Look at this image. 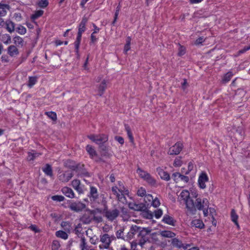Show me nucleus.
I'll return each instance as SVG.
<instances>
[{
    "label": "nucleus",
    "instance_id": "nucleus-1",
    "mask_svg": "<svg viewBox=\"0 0 250 250\" xmlns=\"http://www.w3.org/2000/svg\"><path fill=\"white\" fill-rule=\"evenodd\" d=\"M150 231L151 229L148 228L140 227L138 236L139 241L138 242L136 240L133 241L131 243L132 248L133 246L136 247L137 245H139L141 248H143L146 243L148 240L147 235Z\"/></svg>",
    "mask_w": 250,
    "mask_h": 250
},
{
    "label": "nucleus",
    "instance_id": "nucleus-2",
    "mask_svg": "<svg viewBox=\"0 0 250 250\" xmlns=\"http://www.w3.org/2000/svg\"><path fill=\"white\" fill-rule=\"evenodd\" d=\"M87 18L84 17L82 18V20L79 24L78 28V32L77 36L76 41L74 44L75 46V52L77 53L79 52V48L81 43L82 34L86 30V24L87 22Z\"/></svg>",
    "mask_w": 250,
    "mask_h": 250
},
{
    "label": "nucleus",
    "instance_id": "nucleus-3",
    "mask_svg": "<svg viewBox=\"0 0 250 250\" xmlns=\"http://www.w3.org/2000/svg\"><path fill=\"white\" fill-rule=\"evenodd\" d=\"M115 240H116V237L113 235H110L108 233L101 235L100 236V242L101 244L99 245V248L101 250L108 249L112 241Z\"/></svg>",
    "mask_w": 250,
    "mask_h": 250
},
{
    "label": "nucleus",
    "instance_id": "nucleus-4",
    "mask_svg": "<svg viewBox=\"0 0 250 250\" xmlns=\"http://www.w3.org/2000/svg\"><path fill=\"white\" fill-rule=\"evenodd\" d=\"M178 199L180 202L183 201L186 206L188 210H194V206L193 205V199L190 197V193L187 190H183L180 193Z\"/></svg>",
    "mask_w": 250,
    "mask_h": 250
},
{
    "label": "nucleus",
    "instance_id": "nucleus-5",
    "mask_svg": "<svg viewBox=\"0 0 250 250\" xmlns=\"http://www.w3.org/2000/svg\"><path fill=\"white\" fill-rule=\"evenodd\" d=\"M88 138L96 144L102 146L108 140V137L105 134L94 135L88 136Z\"/></svg>",
    "mask_w": 250,
    "mask_h": 250
},
{
    "label": "nucleus",
    "instance_id": "nucleus-6",
    "mask_svg": "<svg viewBox=\"0 0 250 250\" xmlns=\"http://www.w3.org/2000/svg\"><path fill=\"white\" fill-rule=\"evenodd\" d=\"M93 220H95L98 222L102 221V218L95 217L94 210L89 211V213H85L81 218L82 221L85 224H89Z\"/></svg>",
    "mask_w": 250,
    "mask_h": 250
},
{
    "label": "nucleus",
    "instance_id": "nucleus-7",
    "mask_svg": "<svg viewBox=\"0 0 250 250\" xmlns=\"http://www.w3.org/2000/svg\"><path fill=\"white\" fill-rule=\"evenodd\" d=\"M104 213L108 221H113L119 216L120 211L115 208L114 209H104Z\"/></svg>",
    "mask_w": 250,
    "mask_h": 250
},
{
    "label": "nucleus",
    "instance_id": "nucleus-8",
    "mask_svg": "<svg viewBox=\"0 0 250 250\" xmlns=\"http://www.w3.org/2000/svg\"><path fill=\"white\" fill-rule=\"evenodd\" d=\"M171 244L173 248L177 249L182 248L184 250H187L188 248L191 246V244H185L183 243L181 240L178 239L177 238H174L171 239Z\"/></svg>",
    "mask_w": 250,
    "mask_h": 250
},
{
    "label": "nucleus",
    "instance_id": "nucleus-9",
    "mask_svg": "<svg viewBox=\"0 0 250 250\" xmlns=\"http://www.w3.org/2000/svg\"><path fill=\"white\" fill-rule=\"evenodd\" d=\"M183 147V145L181 142H177L175 145L169 147L167 152L170 155H176L180 153Z\"/></svg>",
    "mask_w": 250,
    "mask_h": 250
},
{
    "label": "nucleus",
    "instance_id": "nucleus-10",
    "mask_svg": "<svg viewBox=\"0 0 250 250\" xmlns=\"http://www.w3.org/2000/svg\"><path fill=\"white\" fill-rule=\"evenodd\" d=\"M73 174L72 172L69 171L59 172L58 179L59 180L64 183L68 182L73 177Z\"/></svg>",
    "mask_w": 250,
    "mask_h": 250
},
{
    "label": "nucleus",
    "instance_id": "nucleus-11",
    "mask_svg": "<svg viewBox=\"0 0 250 250\" xmlns=\"http://www.w3.org/2000/svg\"><path fill=\"white\" fill-rule=\"evenodd\" d=\"M85 207V205L81 202H73L69 206L72 211L77 212L82 211Z\"/></svg>",
    "mask_w": 250,
    "mask_h": 250
},
{
    "label": "nucleus",
    "instance_id": "nucleus-12",
    "mask_svg": "<svg viewBox=\"0 0 250 250\" xmlns=\"http://www.w3.org/2000/svg\"><path fill=\"white\" fill-rule=\"evenodd\" d=\"M140 229V227L137 225L132 226L126 235L127 238L128 240H131L135 238V235H137L138 237Z\"/></svg>",
    "mask_w": 250,
    "mask_h": 250
},
{
    "label": "nucleus",
    "instance_id": "nucleus-13",
    "mask_svg": "<svg viewBox=\"0 0 250 250\" xmlns=\"http://www.w3.org/2000/svg\"><path fill=\"white\" fill-rule=\"evenodd\" d=\"M208 180V176L205 172H202L199 176L198 183L199 187L202 189H204L206 187V182Z\"/></svg>",
    "mask_w": 250,
    "mask_h": 250
},
{
    "label": "nucleus",
    "instance_id": "nucleus-14",
    "mask_svg": "<svg viewBox=\"0 0 250 250\" xmlns=\"http://www.w3.org/2000/svg\"><path fill=\"white\" fill-rule=\"evenodd\" d=\"M193 205L194 208V210H188L191 213L193 214L195 213L196 209L201 210H203L205 207V206L202 204V199L200 198L196 199V202L195 203L193 201Z\"/></svg>",
    "mask_w": 250,
    "mask_h": 250
},
{
    "label": "nucleus",
    "instance_id": "nucleus-15",
    "mask_svg": "<svg viewBox=\"0 0 250 250\" xmlns=\"http://www.w3.org/2000/svg\"><path fill=\"white\" fill-rule=\"evenodd\" d=\"M71 186L79 194L83 193V186L81 185L80 180L78 179L73 180L71 182Z\"/></svg>",
    "mask_w": 250,
    "mask_h": 250
},
{
    "label": "nucleus",
    "instance_id": "nucleus-16",
    "mask_svg": "<svg viewBox=\"0 0 250 250\" xmlns=\"http://www.w3.org/2000/svg\"><path fill=\"white\" fill-rule=\"evenodd\" d=\"M129 208L135 211H145L146 209V207L145 204H136L135 203H130L128 204Z\"/></svg>",
    "mask_w": 250,
    "mask_h": 250
},
{
    "label": "nucleus",
    "instance_id": "nucleus-17",
    "mask_svg": "<svg viewBox=\"0 0 250 250\" xmlns=\"http://www.w3.org/2000/svg\"><path fill=\"white\" fill-rule=\"evenodd\" d=\"M112 191L114 195H115L116 198L120 202L124 203L126 201V198L125 195L122 193H120L118 191L117 186H114L112 188Z\"/></svg>",
    "mask_w": 250,
    "mask_h": 250
},
{
    "label": "nucleus",
    "instance_id": "nucleus-18",
    "mask_svg": "<svg viewBox=\"0 0 250 250\" xmlns=\"http://www.w3.org/2000/svg\"><path fill=\"white\" fill-rule=\"evenodd\" d=\"M156 171L160 176L161 178L166 181H168L170 180V177L169 174L167 172L164 171L162 168L160 167H157L156 168Z\"/></svg>",
    "mask_w": 250,
    "mask_h": 250
},
{
    "label": "nucleus",
    "instance_id": "nucleus-19",
    "mask_svg": "<svg viewBox=\"0 0 250 250\" xmlns=\"http://www.w3.org/2000/svg\"><path fill=\"white\" fill-rule=\"evenodd\" d=\"M88 197L91 201H95L98 198L99 194L97 188L93 186L90 187Z\"/></svg>",
    "mask_w": 250,
    "mask_h": 250
},
{
    "label": "nucleus",
    "instance_id": "nucleus-20",
    "mask_svg": "<svg viewBox=\"0 0 250 250\" xmlns=\"http://www.w3.org/2000/svg\"><path fill=\"white\" fill-rule=\"evenodd\" d=\"M61 191L67 197L69 198H74L75 197V193L73 190L68 187H63Z\"/></svg>",
    "mask_w": 250,
    "mask_h": 250
},
{
    "label": "nucleus",
    "instance_id": "nucleus-21",
    "mask_svg": "<svg viewBox=\"0 0 250 250\" xmlns=\"http://www.w3.org/2000/svg\"><path fill=\"white\" fill-rule=\"evenodd\" d=\"M7 54L10 57H16L19 54V50L16 46L11 45L7 48Z\"/></svg>",
    "mask_w": 250,
    "mask_h": 250
},
{
    "label": "nucleus",
    "instance_id": "nucleus-22",
    "mask_svg": "<svg viewBox=\"0 0 250 250\" xmlns=\"http://www.w3.org/2000/svg\"><path fill=\"white\" fill-rule=\"evenodd\" d=\"M162 221L167 224L172 226H175V223L176 222V220L172 217L167 214H165L164 216Z\"/></svg>",
    "mask_w": 250,
    "mask_h": 250
},
{
    "label": "nucleus",
    "instance_id": "nucleus-23",
    "mask_svg": "<svg viewBox=\"0 0 250 250\" xmlns=\"http://www.w3.org/2000/svg\"><path fill=\"white\" fill-rule=\"evenodd\" d=\"M118 191L122 193L124 195H129V191L125 187L123 183L121 181L118 182Z\"/></svg>",
    "mask_w": 250,
    "mask_h": 250
},
{
    "label": "nucleus",
    "instance_id": "nucleus-24",
    "mask_svg": "<svg viewBox=\"0 0 250 250\" xmlns=\"http://www.w3.org/2000/svg\"><path fill=\"white\" fill-rule=\"evenodd\" d=\"M80 248L81 250H88L91 248L88 246L84 237H82L80 240Z\"/></svg>",
    "mask_w": 250,
    "mask_h": 250
},
{
    "label": "nucleus",
    "instance_id": "nucleus-25",
    "mask_svg": "<svg viewBox=\"0 0 250 250\" xmlns=\"http://www.w3.org/2000/svg\"><path fill=\"white\" fill-rule=\"evenodd\" d=\"M43 172L47 175L50 177L53 176V171L51 166L49 164H46L45 166L42 168Z\"/></svg>",
    "mask_w": 250,
    "mask_h": 250
},
{
    "label": "nucleus",
    "instance_id": "nucleus-26",
    "mask_svg": "<svg viewBox=\"0 0 250 250\" xmlns=\"http://www.w3.org/2000/svg\"><path fill=\"white\" fill-rule=\"evenodd\" d=\"M61 227L68 233H70V231L72 229V224L68 221H62L61 223Z\"/></svg>",
    "mask_w": 250,
    "mask_h": 250
},
{
    "label": "nucleus",
    "instance_id": "nucleus-27",
    "mask_svg": "<svg viewBox=\"0 0 250 250\" xmlns=\"http://www.w3.org/2000/svg\"><path fill=\"white\" fill-rule=\"evenodd\" d=\"M9 8L10 6L8 4L0 3V16H4L7 13V10Z\"/></svg>",
    "mask_w": 250,
    "mask_h": 250
},
{
    "label": "nucleus",
    "instance_id": "nucleus-28",
    "mask_svg": "<svg viewBox=\"0 0 250 250\" xmlns=\"http://www.w3.org/2000/svg\"><path fill=\"white\" fill-rule=\"evenodd\" d=\"M161 235L165 238H174L176 234L170 230H163L160 232Z\"/></svg>",
    "mask_w": 250,
    "mask_h": 250
},
{
    "label": "nucleus",
    "instance_id": "nucleus-29",
    "mask_svg": "<svg viewBox=\"0 0 250 250\" xmlns=\"http://www.w3.org/2000/svg\"><path fill=\"white\" fill-rule=\"evenodd\" d=\"M191 225L199 229H203L204 227V224L203 221L200 219H195L192 221Z\"/></svg>",
    "mask_w": 250,
    "mask_h": 250
},
{
    "label": "nucleus",
    "instance_id": "nucleus-30",
    "mask_svg": "<svg viewBox=\"0 0 250 250\" xmlns=\"http://www.w3.org/2000/svg\"><path fill=\"white\" fill-rule=\"evenodd\" d=\"M6 28L7 30L10 32L12 33L15 31V23L10 21L7 20L5 21Z\"/></svg>",
    "mask_w": 250,
    "mask_h": 250
},
{
    "label": "nucleus",
    "instance_id": "nucleus-31",
    "mask_svg": "<svg viewBox=\"0 0 250 250\" xmlns=\"http://www.w3.org/2000/svg\"><path fill=\"white\" fill-rule=\"evenodd\" d=\"M0 40L5 44H9L11 42V36L8 34L0 35Z\"/></svg>",
    "mask_w": 250,
    "mask_h": 250
},
{
    "label": "nucleus",
    "instance_id": "nucleus-32",
    "mask_svg": "<svg viewBox=\"0 0 250 250\" xmlns=\"http://www.w3.org/2000/svg\"><path fill=\"white\" fill-rule=\"evenodd\" d=\"M65 231L58 230L56 232V236L57 237L61 238L62 239L66 240L68 238V235Z\"/></svg>",
    "mask_w": 250,
    "mask_h": 250
},
{
    "label": "nucleus",
    "instance_id": "nucleus-33",
    "mask_svg": "<svg viewBox=\"0 0 250 250\" xmlns=\"http://www.w3.org/2000/svg\"><path fill=\"white\" fill-rule=\"evenodd\" d=\"M238 218V216L235 212L234 209H232L231 211V221L234 223V224L237 226L238 228H239V225L238 224L237 220Z\"/></svg>",
    "mask_w": 250,
    "mask_h": 250
},
{
    "label": "nucleus",
    "instance_id": "nucleus-34",
    "mask_svg": "<svg viewBox=\"0 0 250 250\" xmlns=\"http://www.w3.org/2000/svg\"><path fill=\"white\" fill-rule=\"evenodd\" d=\"M86 150L91 158H93V157L97 156L96 151L93 147V146H91V145H87L86 147Z\"/></svg>",
    "mask_w": 250,
    "mask_h": 250
},
{
    "label": "nucleus",
    "instance_id": "nucleus-35",
    "mask_svg": "<svg viewBox=\"0 0 250 250\" xmlns=\"http://www.w3.org/2000/svg\"><path fill=\"white\" fill-rule=\"evenodd\" d=\"M28 79L27 86L31 88L37 82L38 78L36 76H29Z\"/></svg>",
    "mask_w": 250,
    "mask_h": 250
},
{
    "label": "nucleus",
    "instance_id": "nucleus-36",
    "mask_svg": "<svg viewBox=\"0 0 250 250\" xmlns=\"http://www.w3.org/2000/svg\"><path fill=\"white\" fill-rule=\"evenodd\" d=\"M41 155V153H38L34 150H32V152H29L28 153V159L29 161H33L36 157H39Z\"/></svg>",
    "mask_w": 250,
    "mask_h": 250
},
{
    "label": "nucleus",
    "instance_id": "nucleus-37",
    "mask_svg": "<svg viewBox=\"0 0 250 250\" xmlns=\"http://www.w3.org/2000/svg\"><path fill=\"white\" fill-rule=\"evenodd\" d=\"M106 82L105 80H103L98 87V91L100 96H101L104 94V92L106 87Z\"/></svg>",
    "mask_w": 250,
    "mask_h": 250
},
{
    "label": "nucleus",
    "instance_id": "nucleus-38",
    "mask_svg": "<svg viewBox=\"0 0 250 250\" xmlns=\"http://www.w3.org/2000/svg\"><path fill=\"white\" fill-rule=\"evenodd\" d=\"M46 115L49 118L51 119L53 121H56L57 119V116L56 112L53 111H47L45 112Z\"/></svg>",
    "mask_w": 250,
    "mask_h": 250
},
{
    "label": "nucleus",
    "instance_id": "nucleus-39",
    "mask_svg": "<svg viewBox=\"0 0 250 250\" xmlns=\"http://www.w3.org/2000/svg\"><path fill=\"white\" fill-rule=\"evenodd\" d=\"M137 173L139 175L141 178L144 180L147 176H148V174H149L148 172L143 170L140 167H138L137 169Z\"/></svg>",
    "mask_w": 250,
    "mask_h": 250
},
{
    "label": "nucleus",
    "instance_id": "nucleus-40",
    "mask_svg": "<svg viewBox=\"0 0 250 250\" xmlns=\"http://www.w3.org/2000/svg\"><path fill=\"white\" fill-rule=\"evenodd\" d=\"M131 38L130 37H127L126 40V43L124 46V52L126 53L130 49Z\"/></svg>",
    "mask_w": 250,
    "mask_h": 250
},
{
    "label": "nucleus",
    "instance_id": "nucleus-41",
    "mask_svg": "<svg viewBox=\"0 0 250 250\" xmlns=\"http://www.w3.org/2000/svg\"><path fill=\"white\" fill-rule=\"evenodd\" d=\"M13 41L14 43L17 45H20L22 46L23 44V39L20 36H15L13 38Z\"/></svg>",
    "mask_w": 250,
    "mask_h": 250
},
{
    "label": "nucleus",
    "instance_id": "nucleus-42",
    "mask_svg": "<svg viewBox=\"0 0 250 250\" xmlns=\"http://www.w3.org/2000/svg\"><path fill=\"white\" fill-rule=\"evenodd\" d=\"M125 130H126V131L127 132V136H128L130 141L131 142H133V141H134V138H133V136L132 135V132L131 131V129H130V127L128 125H126L125 126Z\"/></svg>",
    "mask_w": 250,
    "mask_h": 250
},
{
    "label": "nucleus",
    "instance_id": "nucleus-43",
    "mask_svg": "<svg viewBox=\"0 0 250 250\" xmlns=\"http://www.w3.org/2000/svg\"><path fill=\"white\" fill-rule=\"evenodd\" d=\"M233 74L231 72L227 73L223 77V82L224 83L229 82L231 79Z\"/></svg>",
    "mask_w": 250,
    "mask_h": 250
},
{
    "label": "nucleus",
    "instance_id": "nucleus-44",
    "mask_svg": "<svg viewBox=\"0 0 250 250\" xmlns=\"http://www.w3.org/2000/svg\"><path fill=\"white\" fill-rule=\"evenodd\" d=\"M43 11L42 10H39L35 12V14L31 16V19L33 20L38 19L42 15Z\"/></svg>",
    "mask_w": 250,
    "mask_h": 250
},
{
    "label": "nucleus",
    "instance_id": "nucleus-45",
    "mask_svg": "<svg viewBox=\"0 0 250 250\" xmlns=\"http://www.w3.org/2000/svg\"><path fill=\"white\" fill-rule=\"evenodd\" d=\"M51 199L55 201L62 202L64 200L65 198L62 195H54L51 197Z\"/></svg>",
    "mask_w": 250,
    "mask_h": 250
},
{
    "label": "nucleus",
    "instance_id": "nucleus-46",
    "mask_svg": "<svg viewBox=\"0 0 250 250\" xmlns=\"http://www.w3.org/2000/svg\"><path fill=\"white\" fill-rule=\"evenodd\" d=\"M17 31L21 35H24L26 32V29L23 26L20 25L17 28Z\"/></svg>",
    "mask_w": 250,
    "mask_h": 250
},
{
    "label": "nucleus",
    "instance_id": "nucleus-47",
    "mask_svg": "<svg viewBox=\"0 0 250 250\" xmlns=\"http://www.w3.org/2000/svg\"><path fill=\"white\" fill-rule=\"evenodd\" d=\"M137 194L139 196L144 197L146 195V190L144 188L141 187L138 189Z\"/></svg>",
    "mask_w": 250,
    "mask_h": 250
},
{
    "label": "nucleus",
    "instance_id": "nucleus-48",
    "mask_svg": "<svg viewBox=\"0 0 250 250\" xmlns=\"http://www.w3.org/2000/svg\"><path fill=\"white\" fill-rule=\"evenodd\" d=\"M48 2L46 0H41L38 2V6L42 8L46 7L48 5Z\"/></svg>",
    "mask_w": 250,
    "mask_h": 250
},
{
    "label": "nucleus",
    "instance_id": "nucleus-49",
    "mask_svg": "<svg viewBox=\"0 0 250 250\" xmlns=\"http://www.w3.org/2000/svg\"><path fill=\"white\" fill-rule=\"evenodd\" d=\"M146 180L148 183L153 185H154L156 183L155 180L151 176V175L148 174V176H147L145 179Z\"/></svg>",
    "mask_w": 250,
    "mask_h": 250
},
{
    "label": "nucleus",
    "instance_id": "nucleus-50",
    "mask_svg": "<svg viewBox=\"0 0 250 250\" xmlns=\"http://www.w3.org/2000/svg\"><path fill=\"white\" fill-rule=\"evenodd\" d=\"M116 236L118 239H124V230L122 229H120L118 230L116 233Z\"/></svg>",
    "mask_w": 250,
    "mask_h": 250
},
{
    "label": "nucleus",
    "instance_id": "nucleus-51",
    "mask_svg": "<svg viewBox=\"0 0 250 250\" xmlns=\"http://www.w3.org/2000/svg\"><path fill=\"white\" fill-rule=\"evenodd\" d=\"M153 199V197L152 196V195L149 194H146V195L144 196V201L146 202V203L148 205L149 204V203H147V202H152Z\"/></svg>",
    "mask_w": 250,
    "mask_h": 250
},
{
    "label": "nucleus",
    "instance_id": "nucleus-52",
    "mask_svg": "<svg viewBox=\"0 0 250 250\" xmlns=\"http://www.w3.org/2000/svg\"><path fill=\"white\" fill-rule=\"evenodd\" d=\"M186 53V48L181 45H179L178 54L179 56H181Z\"/></svg>",
    "mask_w": 250,
    "mask_h": 250
},
{
    "label": "nucleus",
    "instance_id": "nucleus-53",
    "mask_svg": "<svg viewBox=\"0 0 250 250\" xmlns=\"http://www.w3.org/2000/svg\"><path fill=\"white\" fill-rule=\"evenodd\" d=\"M143 212L144 215L145 216H146V217L147 219H150L152 218L153 215H152V213L151 212L149 211L148 210H147L146 208V210H145V211H143Z\"/></svg>",
    "mask_w": 250,
    "mask_h": 250
},
{
    "label": "nucleus",
    "instance_id": "nucleus-54",
    "mask_svg": "<svg viewBox=\"0 0 250 250\" xmlns=\"http://www.w3.org/2000/svg\"><path fill=\"white\" fill-rule=\"evenodd\" d=\"M182 164V161L180 158H176L174 160L173 165L176 167H179Z\"/></svg>",
    "mask_w": 250,
    "mask_h": 250
},
{
    "label": "nucleus",
    "instance_id": "nucleus-55",
    "mask_svg": "<svg viewBox=\"0 0 250 250\" xmlns=\"http://www.w3.org/2000/svg\"><path fill=\"white\" fill-rule=\"evenodd\" d=\"M154 216H155V218L156 219H158L162 216V215L163 214V211L161 209H158L155 210L154 211Z\"/></svg>",
    "mask_w": 250,
    "mask_h": 250
},
{
    "label": "nucleus",
    "instance_id": "nucleus-56",
    "mask_svg": "<svg viewBox=\"0 0 250 250\" xmlns=\"http://www.w3.org/2000/svg\"><path fill=\"white\" fill-rule=\"evenodd\" d=\"M73 162L71 161H67V163H66V165L68 167H69L70 168L72 169V170H75L76 168H77V166H75L74 165H72L71 164V163H72Z\"/></svg>",
    "mask_w": 250,
    "mask_h": 250
},
{
    "label": "nucleus",
    "instance_id": "nucleus-57",
    "mask_svg": "<svg viewBox=\"0 0 250 250\" xmlns=\"http://www.w3.org/2000/svg\"><path fill=\"white\" fill-rule=\"evenodd\" d=\"M205 38L204 37H200L196 39L195 42V44L196 45H199L202 44L205 41Z\"/></svg>",
    "mask_w": 250,
    "mask_h": 250
},
{
    "label": "nucleus",
    "instance_id": "nucleus-58",
    "mask_svg": "<svg viewBox=\"0 0 250 250\" xmlns=\"http://www.w3.org/2000/svg\"><path fill=\"white\" fill-rule=\"evenodd\" d=\"M250 49V44L248 46H245L243 49L239 50L238 52V55L245 53L246 51Z\"/></svg>",
    "mask_w": 250,
    "mask_h": 250
},
{
    "label": "nucleus",
    "instance_id": "nucleus-59",
    "mask_svg": "<svg viewBox=\"0 0 250 250\" xmlns=\"http://www.w3.org/2000/svg\"><path fill=\"white\" fill-rule=\"evenodd\" d=\"M160 204V201L157 198H155L154 199H153V200L151 202V205L154 207H158Z\"/></svg>",
    "mask_w": 250,
    "mask_h": 250
},
{
    "label": "nucleus",
    "instance_id": "nucleus-60",
    "mask_svg": "<svg viewBox=\"0 0 250 250\" xmlns=\"http://www.w3.org/2000/svg\"><path fill=\"white\" fill-rule=\"evenodd\" d=\"M194 167V165L192 162H189L188 164V170H187L185 172V174L187 175L189 173V172L192 170Z\"/></svg>",
    "mask_w": 250,
    "mask_h": 250
},
{
    "label": "nucleus",
    "instance_id": "nucleus-61",
    "mask_svg": "<svg viewBox=\"0 0 250 250\" xmlns=\"http://www.w3.org/2000/svg\"><path fill=\"white\" fill-rule=\"evenodd\" d=\"M180 173L179 172L173 173L172 175V178L174 181L177 182L178 179L180 178Z\"/></svg>",
    "mask_w": 250,
    "mask_h": 250
},
{
    "label": "nucleus",
    "instance_id": "nucleus-62",
    "mask_svg": "<svg viewBox=\"0 0 250 250\" xmlns=\"http://www.w3.org/2000/svg\"><path fill=\"white\" fill-rule=\"evenodd\" d=\"M115 140L121 145L124 143V139L122 137L116 136L115 137Z\"/></svg>",
    "mask_w": 250,
    "mask_h": 250
},
{
    "label": "nucleus",
    "instance_id": "nucleus-63",
    "mask_svg": "<svg viewBox=\"0 0 250 250\" xmlns=\"http://www.w3.org/2000/svg\"><path fill=\"white\" fill-rule=\"evenodd\" d=\"M181 181L185 182V183H188L189 181V178L188 176H185L180 173V177Z\"/></svg>",
    "mask_w": 250,
    "mask_h": 250
},
{
    "label": "nucleus",
    "instance_id": "nucleus-64",
    "mask_svg": "<svg viewBox=\"0 0 250 250\" xmlns=\"http://www.w3.org/2000/svg\"><path fill=\"white\" fill-rule=\"evenodd\" d=\"M59 247H60V244L58 241H53L52 246V250H57Z\"/></svg>",
    "mask_w": 250,
    "mask_h": 250
}]
</instances>
